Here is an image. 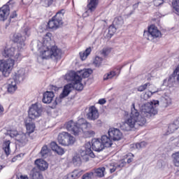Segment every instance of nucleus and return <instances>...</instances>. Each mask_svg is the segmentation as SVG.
Listing matches in <instances>:
<instances>
[{
	"instance_id": "nucleus-1",
	"label": "nucleus",
	"mask_w": 179,
	"mask_h": 179,
	"mask_svg": "<svg viewBox=\"0 0 179 179\" xmlns=\"http://www.w3.org/2000/svg\"><path fill=\"white\" fill-rule=\"evenodd\" d=\"M159 101L148 102L142 107L141 113L135 108V103H132L130 115L126 117L124 122L121 125L122 131H135L139 127H143L146 124V117L150 118L157 114V106Z\"/></svg>"
},
{
	"instance_id": "nucleus-2",
	"label": "nucleus",
	"mask_w": 179,
	"mask_h": 179,
	"mask_svg": "<svg viewBox=\"0 0 179 179\" xmlns=\"http://www.w3.org/2000/svg\"><path fill=\"white\" fill-rule=\"evenodd\" d=\"M66 129L76 136L82 132L86 138H92L96 135V131L92 130V124L87 122L84 118H80L76 122L73 120L69 121L66 124Z\"/></svg>"
},
{
	"instance_id": "nucleus-3",
	"label": "nucleus",
	"mask_w": 179,
	"mask_h": 179,
	"mask_svg": "<svg viewBox=\"0 0 179 179\" xmlns=\"http://www.w3.org/2000/svg\"><path fill=\"white\" fill-rule=\"evenodd\" d=\"M43 51L40 55L42 59H61L62 52L57 46L51 45V42H43Z\"/></svg>"
},
{
	"instance_id": "nucleus-4",
	"label": "nucleus",
	"mask_w": 179,
	"mask_h": 179,
	"mask_svg": "<svg viewBox=\"0 0 179 179\" xmlns=\"http://www.w3.org/2000/svg\"><path fill=\"white\" fill-rule=\"evenodd\" d=\"M65 80L69 82H71V83H69L64 85V89L61 94L59 95V99H64V97H67L69 96V94L73 89L78 90V92H82L83 90V84H78L79 80H76L75 79H72L71 74L69 73L66 75Z\"/></svg>"
},
{
	"instance_id": "nucleus-5",
	"label": "nucleus",
	"mask_w": 179,
	"mask_h": 179,
	"mask_svg": "<svg viewBox=\"0 0 179 179\" xmlns=\"http://www.w3.org/2000/svg\"><path fill=\"white\" fill-rule=\"evenodd\" d=\"M23 80H24V70L21 69L15 73L13 78L8 80L7 90L8 93H15L17 90V83H20Z\"/></svg>"
},
{
	"instance_id": "nucleus-6",
	"label": "nucleus",
	"mask_w": 179,
	"mask_h": 179,
	"mask_svg": "<svg viewBox=\"0 0 179 179\" xmlns=\"http://www.w3.org/2000/svg\"><path fill=\"white\" fill-rule=\"evenodd\" d=\"M65 9L59 10L55 16H53L50 20L48 21L47 24V29L51 30H57L59 29L62 24H64V15H65Z\"/></svg>"
},
{
	"instance_id": "nucleus-7",
	"label": "nucleus",
	"mask_w": 179,
	"mask_h": 179,
	"mask_svg": "<svg viewBox=\"0 0 179 179\" xmlns=\"http://www.w3.org/2000/svg\"><path fill=\"white\" fill-rule=\"evenodd\" d=\"M23 35L22 34H15L13 37V41L14 43H17V48L18 50H22L23 47H24L25 43L24 41H26V38L27 37L30 36L31 32H30V28L27 27L24 29Z\"/></svg>"
},
{
	"instance_id": "nucleus-8",
	"label": "nucleus",
	"mask_w": 179,
	"mask_h": 179,
	"mask_svg": "<svg viewBox=\"0 0 179 179\" xmlns=\"http://www.w3.org/2000/svg\"><path fill=\"white\" fill-rule=\"evenodd\" d=\"M41 113H43V108L41 104L36 103L32 104L28 110V118L31 121H34L36 118L41 117Z\"/></svg>"
},
{
	"instance_id": "nucleus-9",
	"label": "nucleus",
	"mask_w": 179,
	"mask_h": 179,
	"mask_svg": "<svg viewBox=\"0 0 179 179\" xmlns=\"http://www.w3.org/2000/svg\"><path fill=\"white\" fill-rule=\"evenodd\" d=\"M93 73V70L91 69H86L84 70H80L79 71H70L69 74L72 79L78 80V84L82 85V78H89L90 75Z\"/></svg>"
},
{
	"instance_id": "nucleus-10",
	"label": "nucleus",
	"mask_w": 179,
	"mask_h": 179,
	"mask_svg": "<svg viewBox=\"0 0 179 179\" xmlns=\"http://www.w3.org/2000/svg\"><path fill=\"white\" fill-rule=\"evenodd\" d=\"M15 60L9 59L7 61L0 60V71L2 72L5 78H8L13 69Z\"/></svg>"
},
{
	"instance_id": "nucleus-11",
	"label": "nucleus",
	"mask_w": 179,
	"mask_h": 179,
	"mask_svg": "<svg viewBox=\"0 0 179 179\" xmlns=\"http://www.w3.org/2000/svg\"><path fill=\"white\" fill-rule=\"evenodd\" d=\"M57 141L59 145L69 146V145H73L75 143V137L68 132L63 131L58 135Z\"/></svg>"
},
{
	"instance_id": "nucleus-12",
	"label": "nucleus",
	"mask_w": 179,
	"mask_h": 179,
	"mask_svg": "<svg viewBox=\"0 0 179 179\" xmlns=\"http://www.w3.org/2000/svg\"><path fill=\"white\" fill-rule=\"evenodd\" d=\"M20 51H22V50L19 48L16 49L13 47H6L3 52V55L5 57V58H10L11 57H13L15 61H20L22 59Z\"/></svg>"
},
{
	"instance_id": "nucleus-13",
	"label": "nucleus",
	"mask_w": 179,
	"mask_h": 179,
	"mask_svg": "<svg viewBox=\"0 0 179 179\" xmlns=\"http://www.w3.org/2000/svg\"><path fill=\"white\" fill-rule=\"evenodd\" d=\"M162 36V32H160L157 27L155 25H151L148 27V31H144L143 37L150 41H153L155 38H158Z\"/></svg>"
},
{
	"instance_id": "nucleus-14",
	"label": "nucleus",
	"mask_w": 179,
	"mask_h": 179,
	"mask_svg": "<svg viewBox=\"0 0 179 179\" xmlns=\"http://www.w3.org/2000/svg\"><path fill=\"white\" fill-rule=\"evenodd\" d=\"M79 153L83 162H89V157H94V153L92 150V144L90 142L85 143V147L80 150Z\"/></svg>"
},
{
	"instance_id": "nucleus-15",
	"label": "nucleus",
	"mask_w": 179,
	"mask_h": 179,
	"mask_svg": "<svg viewBox=\"0 0 179 179\" xmlns=\"http://www.w3.org/2000/svg\"><path fill=\"white\" fill-rule=\"evenodd\" d=\"M12 0H9L7 5L3 6L0 8V20L1 22H5L9 14L10 13V6H12Z\"/></svg>"
},
{
	"instance_id": "nucleus-16",
	"label": "nucleus",
	"mask_w": 179,
	"mask_h": 179,
	"mask_svg": "<svg viewBox=\"0 0 179 179\" xmlns=\"http://www.w3.org/2000/svg\"><path fill=\"white\" fill-rule=\"evenodd\" d=\"M108 136L112 138V141H121L122 139V132L119 129H110Z\"/></svg>"
},
{
	"instance_id": "nucleus-17",
	"label": "nucleus",
	"mask_w": 179,
	"mask_h": 179,
	"mask_svg": "<svg viewBox=\"0 0 179 179\" xmlns=\"http://www.w3.org/2000/svg\"><path fill=\"white\" fill-rule=\"evenodd\" d=\"M176 79L179 83L178 69H176L173 74L171 76H169L168 79H165L164 80V85H165L166 86H169V87H171V85H173V83L175 82Z\"/></svg>"
},
{
	"instance_id": "nucleus-18",
	"label": "nucleus",
	"mask_w": 179,
	"mask_h": 179,
	"mask_svg": "<svg viewBox=\"0 0 179 179\" xmlns=\"http://www.w3.org/2000/svg\"><path fill=\"white\" fill-rule=\"evenodd\" d=\"M92 149L95 152H101L104 149V145L103 144L102 141L100 138H94L92 139Z\"/></svg>"
},
{
	"instance_id": "nucleus-19",
	"label": "nucleus",
	"mask_w": 179,
	"mask_h": 179,
	"mask_svg": "<svg viewBox=\"0 0 179 179\" xmlns=\"http://www.w3.org/2000/svg\"><path fill=\"white\" fill-rule=\"evenodd\" d=\"M88 120H91L92 121H94V120H97L99 118V110L95 106H91L89 108V112L87 114Z\"/></svg>"
},
{
	"instance_id": "nucleus-20",
	"label": "nucleus",
	"mask_w": 179,
	"mask_h": 179,
	"mask_svg": "<svg viewBox=\"0 0 179 179\" xmlns=\"http://www.w3.org/2000/svg\"><path fill=\"white\" fill-rule=\"evenodd\" d=\"M55 94L53 92L51 91H46L44 94H43V96L42 99V101L43 103H44L45 104H50V103H52V99L55 97Z\"/></svg>"
},
{
	"instance_id": "nucleus-21",
	"label": "nucleus",
	"mask_w": 179,
	"mask_h": 179,
	"mask_svg": "<svg viewBox=\"0 0 179 179\" xmlns=\"http://www.w3.org/2000/svg\"><path fill=\"white\" fill-rule=\"evenodd\" d=\"M31 121L33 120L30 119H27L25 120V127L27 128V135H30V134H33V132H34V129H36V124Z\"/></svg>"
},
{
	"instance_id": "nucleus-22",
	"label": "nucleus",
	"mask_w": 179,
	"mask_h": 179,
	"mask_svg": "<svg viewBox=\"0 0 179 179\" xmlns=\"http://www.w3.org/2000/svg\"><path fill=\"white\" fill-rule=\"evenodd\" d=\"M35 164L37 169H38V170H41V171H44L45 170H47L48 169V164L43 159H39L35 160Z\"/></svg>"
},
{
	"instance_id": "nucleus-23",
	"label": "nucleus",
	"mask_w": 179,
	"mask_h": 179,
	"mask_svg": "<svg viewBox=\"0 0 179 179\" xmlns=\"http://www.w3.org/2000/svg\"><path fill=\"white\" fill-rule=\"evenodd\" d=\"M106 172V168L104 166L95 169L91 171L93 173V177H99V178H101L104 177V173Z\"/></svg>"
},
{
	"instance_id": "nucleus-24",
	"label": "nucleus",
	"mask_w": 179,
	"mask_h": 179,
	"mask_svg": "<svg viewBox=\"0 0 179 179\" xmlns=\"http://www.w3.org/2000/svg\"><path fill=\"white\" fill-rule=\"evenodd\" d=\"M100 140L105 148H110V146L113 145V139L111 137L108 136L107 135L102 136Z\"/></svg>"
},
{
	"instance_id": "nucleus-25",
	"label": "nucleus",
	"mask_w": 179,
	"mask_h": 179,
	"mask_svg": "<svg viewBox=\"0 0 179 179\" xmlns=\"http://www.w3.org/2000/svg\"><path fill=\"white\" fill-rule=\"evenodd\" d=\"M99 5V0H88L87 8L89 12H94Z\"/></svg>"
},
{
	"instance_id": "nucleus-26",
	"label": "nucleus",
	"mask_w": 179,
	"mask_h": 179,
	"mask_svg": "<svg viewBox=\"0 0 179 179\" xmlns=\"http://www.w3.org/2000/svg\"><path fill=\"white\" fill-rule=\"evenodd\" d=\"M15 140L21 145H26L27 143V133H21L16 136Z\"/></svg>"
},
{
	"instance_id": "nucleus-27",
	"label": "nucleus",
	"mask_w": 179,
	"mask_h": 179,
	"mask_svg": "<svg viewBox=\"0 0 179 179\" xmlns=\"http://www.w3.org/2000/svg\"><path fill=\"white\" fill-rule=\"evenodd\" d=\"M31 179H43V175L37 168H34L29 174Z\"/></svg>"
},
{
	"instance_id": "nucleus-28",
	"label": "nucleus",
	"mask_w": 179,
	"mask_h": 179,
	"mask_svg": "<svg viewBox=\"0 0 179 179\" xmlns=\"http://www.w3.org/2000/svg\"><path fill=\"white\" fill-rule=\"evenodd\" d=\"M179 128V120L177 119L173 121V123L170 124L168 127L169 134H173L175 131H177Z\"/></svg>"
},
{
	"instance_id": "nucleus-29",
	"label": "nucleus",
	"mask_w": 179,
	"mask_h": 179,
	"mask_svg": "<svg viewBox=\"0 0 179 179\" xmlns=\"http://www.w3.org/2000/svg\"><path fill=\"white\" fill-rule=\"evenodd\" d=\"M160 106L164 108H167L168 106L171 104V99L169 96L162 97L160 102Z\"/></svg>"
},
{
	"instance_id": "nucleus-30",
	"label": "nucleus",
	"mask_w": 179,
	"mask_h": 179,
	"mask_svg": "<svg viewBox=\"0 0 179 179\" xmlns=\"http://www.w3.org/2000/svg\"><path fill=\"white\" fill-rule=\"evenodd\" d=\"M122 24H124V20L122 19V17L119 16L116 17L113 20V26H115L117 29L122 27Z\"/></svg>"
},
{
	"instance_id": "nucleus-31",
	"label": "nucleus",
	"mask_w": 179,
	"mask_h": 179,
	"mask_svg": "<svg viewBox=\"0 0 179 179\" xmlns=\"http://www.w3.org/2000/svg\"><path fill=\"white\" fill-rule=\"evenodd\" d=\"M90 52H92V48H87L85 52H80V58L82 61H85L90 55Z\"/></svg>"
},
{
	"instance_id": "nucleus-32",
	"label": "nucleus",
	"mask_w": 179,
	"mask_h": 179,
	"mask_svg": "<svg viewBox=\"0 0 179 179\" xmlns=\"http://www.w3.org/2000/svg\"><path fill=\"white\" fill-rule=\"evenodd\" d=\"M3 150H4V153L6 155V156H9V155H10V141H7L3 143Z\"/></svg>"
},
{
	"instance_id": "nucleus-33",
	"label": "nucleus",
	"mask_w": 179,
	"mask_h": 179,
	"mask_svg": "<svg viewBox=\"0 0 179 179\" xmlns=\"http://www.w3.org/2000/svg\"><path fill=\"white\" fill-rule=\"evenodd\" d=\"M117 31V27H115L114 24L109 26L108 31L107 34V38H111L114 36V33Z\"/></svg>"
},
{
	"instance_id": "nucleus-34",
	"label": "nucleus",
	"mask_w": 179,
	"mask_h": 179,
	"mask_svg": "<svg viewBox=\"0 0 179 179\" xmlns=\"http://www.w3.org/2000/svg\"><path fill=\"white\" fill-rule=\"evenodd\" d=\"M82 160L80 155H76L73 157L72 162L74 166H80L82 164Z\"/></svg>"
},
{
	"instance_id": "nucleus-35",
	"label": "nucleus",
	"mask_w": 179,
	"mask_h": 179,
	"mask_svg": "<svg viewBox=\"0 0 179 179\" xmlns=\"http://www.w3.org/2000/svg\"><path fill=\"white\" fill-rule=\"evenodd\" d=\"M41 155L42 157H45L48 153H50V150L48 149V147L47 145H43L41 150Z\"/></svg>"
},
{
	"instance_id": "nucleus-36",
	"label": "nucleus",
	"mask_w": 179,
	"mask_h": 179,
	"mask_svg": "<svg viewBox=\"0 0 179 179\" xmlns=\"http://www.w3.org/2000/svg\"><path fill=\"white\" fill-rule=\"evenodd\" d=\"M115 75H117V73L115 71H110V73L103 76V80H108V79H113V78H114Z\"/></svg>"
},
{
	"instance_id": "nucleus-37",
	"label": "nucleus",
	"mask_w": 179,
	"mask_h": 179,
	"mask_svg": "<svg viewBox=\"0 0 179 179\" xmlns=\"http://www.w3.org/2000/svg\"><path fill=\"white\" fill-rule=\"evenodd\" d=\"M172 5L176 12V15H179V0H175L174 1H173Z\"/></svg>"
},
{
	"instance_id": "nucleus-38",
	"label": "nucleus",
	"mask_w": 179,
	"mask_h": 179,
	"mask_svg": "<svg viewBox=\"0 0 179 179\" xmlns=\"http://www.w3.org/2000/svg\"><path fill=\"white\" fill-rule=\"evenodd\" d=\"M110 52H111V48H103V50L101 51V54L103 57H107V55H108Z\"/></svg>"
},
{
	"instance_id": "nucleus-39",
	"label": "nucleus",
	"mask_w": 179,
	"mask_h": 179,
	"mask_svg": "<svg viewBox=\"0 0 179 179\" xmlns=\"http://www.w3.org/2000/svg\"><path fill=\"white\" fill-rule=\"evenodd\" d=\"M94 178L93 173L92 171L85 173L81 178V179H92Z\"/></svg>"
},
{
	"instance_id": "nucleus-40",
	"label": "nucleus",
	"mask_w": 179,
	"mask_h": 179,
	"mask_svg": "<svg viewBox=\"0 0 179 179\" xmlns=\"http://www.w3.org/2000/svg\"><path fill=\"white\" fill-rule=\"evenodd\" d=\"M148 86H150V83H147L144 85H142L139 86L137 88V90H138V92H144V90H146L148 89Z\"/></svg>"
},
{
	"instance_id": "nucleus-41",
	"label": "nucleus",
	"mask_w": 179,
	"mask_h": 179,
	"mask_svg": "<svg viewBox=\"0 0 179 179\" xmlns=\"http://www.w3.org/2000/svg\"><path fill=\"white\" fill-rule=\"evenodd\" d=\"M51 37H52V34L51 33H47L45 35V40L43 43L45 41L46 43H50V45H52V43H53L52 40H51Z\"/></svg>"
},
{
	"instance_id": "nucleus-42",
	"label": "nucleus",
	"mask_w": 179,
	"mask_h": 179,
	"mask_svg": "<svg viewBox=\"0 0 179 179\" xmlns=\"http://www.w3.org/2000/svg\"><path fill=\"white\" fill-rule=\"evenodd\" d=\"M101 62H103V58L100 57H96L94 61V64L95 66H100L101 65Z\"/></svg>"
},
{
	"instance_id": "nucleus-43",
	"label": "nucleus",
	"mask_w": 179,
	"mask_h": 179,
	"mask_svg": "<svg viewBox=\"0 0 179 179\" xmlns=\"http://www.w3.org/2000/svg\"><path fill=\"white\" fill-rule=\"evenodd\" d=\"M147 143L145 141H142L141 143H137L134 145L136 149H142V148H145Z\"/></svg>"
},
{
	"instance_id": "nucleus-44",
	"label": "nucleus",
	"mask_w": 179,
	"mask_h": 179,
	"mask_svg": "<svg viewBox=\"0 0 179 179\" xmlns=\"http://www.w3.org/2000/svg\"><path fill=\"white\" fill-rule=\"evenodd\" d=\"M155 93V92H152L150 91H148L147 92H145L143 96V99L144 100H148V99H150V97H152V94Z\"/></svg>"
},
{
	"instance_id": "nucleus-45",
	"label": "nucleus",
	"mask_w": 179,
	"mask_h": 179,
	"mask_svg": "<svg viewBox=\"0 0 179 179\" xmlns=\"http://www.w3.org/2000/svg\"><path fill=\"white\" fill-rule=\"evenodd\" d=\"M55 152H56V153H57V155H59L60 156H62V155L65 153L64 148L59 147V145L57 146V148H56V150Z\"/></svg>"
},
{
	"instance_id": "nucleus-46",
	"label": "nucleus",
	"mask_w": 179,
	"mask_h": 179,
	"mask_svg": "<svg viewBox=\"0 0 179 179\" xmlns=\"http://www.w3.org/2000/svg\"><path fill=\"white\" fill-rule=\"evenodd\" d=\"M72 173L73 174L74 177H76V178H78V177H80V176H82V171L78 169L74 170Z\"/></svg>"
},
{
	"instance_id": "nucleus-47",
	"label": "nucleus",
	"mask_w": 179,
	"mask_h": 179,
	"mask_svg": "<svg viewBox=\"0 0 179 179\" xmlns=\"http://www.w3.org/2000/svg\"><path fill=\"white\" fill-rule=\"evenodd\" d=\"M125 164H127V163L124 161H122L120 164H115V167H117L119 170H121V169H122Z\"/></svg>"
},
{
	"instance_id": "nucleus-48",
	"label": "nucleus",
	"mask_w": 179,
	"mask_h": 179,
	"mask_svg": "<svg viewBox=\"0 0 179 179\" xmlns=\"http://www.w3.org/2000/svg\"><path fill=\"white\" fill-rule=\"evenodd\" d=\"M50 146L52 150H53L54 152H55V150L58 148V145H57V143H55V142L50 143Z\"/></svg>"
},
{
	"instance_id": "nucleus-49",
	"label": "nucleus",
	"mask_w": 179,
	"mask_h": 179,
	"mask_svg": "<svg viewBox=\"0 0 179 179\" xmlns=\"http://www.w3.org/2000/svg\"><path fill=\"white\" fill-rule=\"evenodd\" d=\"M41 1L45 3L46 6H50V5H52L54 0H41Z\"/></svg>"
},
{
	"instance_id": "nucleus-50",
	"label": "nucleus",
	"mask_w": 179,
	"mask_h": 179,
	"mask_svg": "<svg viewBox=\"0 0 179 179\" xmlns=\"http://www.w3.org/2000/svg\"><path fill=\"white\" fill-rule=\"evenodd\" d=\"M17 17V13H16V10H14L10 15V22H12V19H15V17Z\"/></svg>"
},
{
	"instance_id": "nucleus-51",
	"label": "nucleus",
	"mask_w": 179,
	"mask_h": 179,
	"mask_svg": "<svg viewBox=\"0 0 179 179\" xmlns=\"http://www.w3.org/2000/svg\"><path fill=\"white\" fill-rule=\"evenodd\" d=\"M163 0H154V5L155 6H160V5H162Z\"/></svg>"
},
{
	"instance_id": "nucleus-52",
	"label": "nucleus",
	"mask_w": 179,
	"mask_h": 179,
	"mask_svg": "<svg viewBox=\"0 0 179 179\" xmlns=\"http://www.w3.org/2000/svg\"><path fill=\"white\" fill-rule=\"evenodd\" d=\"M17 135H19V134H17V131H10V136H11V138H14V136H15V139H16Z\"/></svg>"
},
{
	"instance_id": "nucleus-53",
	"label": "nucleus",
	"mask_w": 179,
	"mask_h": 179,
	"mask_svg": "<svg viewBox=\"0 0 179 179\" xmlns=\"http://www.w3.org/2000/svg\"><path fill=\"white\" fill-rule=\"evenodd\" d=\"M117 169L118 168L115 166V164L114 165H113V168L110 169V173H114L115 170H117Z\"/></svg>"
},
{
	"instance_id": "nucleus-54",
	"label": "nucleus",
	"mask_w": 179,
	"mask_h": 179,
	"mask_svg": "<svg viewBox=\"0 0 179 179\" xmlns=\"http://www.w3.org/2000/svg\"><path fill=\"white\" fill-rule=\"evenodd\" d=\"M67 178L69 179H76V178L75 175H73V172L71 173H69L68 175Z\"/></svg>"
},
{
	"instance_id": "nucleus-55",
	"label": "nucleus",
	"mask_w": 179,
	"mask_h": 179,
	"mask_svg": "<svg viewBox=\"0 0 179 179\" xmlns=\"http://www.w3.org/2000/svg\"><path fill=\"white\" fill-rule=\"evenodd\" d=\"M67 1L68 0H56L57 3H59V5H62V3Z\"/></svg>"
},
{
	"instance_id": "nucleus-56",
	"label": "nucleus",
	"mask_w": 179,
	"mask_h": 179,
	"mask_svg": "<svg viewBox=\"0 0 179 179\" xmlns=\"http://www.w3.org/2000/svg\"><path fill=\"white\" fill-rule=\"evenodd\" d=\"M106 101L105 99H101L99 100V104H106Z\"/></svg>"
},
{
	"instance_id": "nucleus-57",
	"label": "nucleus",
	"mask_w": 179,
	"mask_h": 179,
	"mask_svg": "<svg viewBox=\"0 0 179 179\" xmlns=\"http://www.w3.org/2000/svg\"><path fill=\"white\" fill-rule=\"evenodd\" d=\"M18 179H29V177H27V176L21 175Z\"/></svg>"
},
{
	"instance_id": "nucleus-58",
	"label": "nucleus",
	"mask_w": 179,
	"mask_h": 179,
	"mask_svg": "<svg viewBox=\"0 0 179 179\" xmlns=\"http://www.w3.org/2000/svg\"><path fill=\"white\" fill-rule=\"evenodd\" d=\"M133 160H134V158L129 157V158L127 159V163L128 164L132 163Z\"/></svg>"
},
{
	"instance_id": "nucleus-59",
	"label": "nucleus",
	"mask_w": 179,
	"mask_h": 179,
	"mask_svg": "<svg viewBox=\"0 0 179 179\" xmlns=\"http://www.w3.org/2000/svg\"><path fill=\"white\" fill-rule=\"evenodd\" d=\"M17 157H20V155H17L16 157L12 159V162H16Z\"/></svg>"
},
{
	"instance_id": "nucleus-60",
	"label": "nucleus",
	"mask_w": 179,
	"mask_h": 179,
	"mask_svg": "<svg viewBox=\"0 0 179 179\" xmlns=\"http://www.w3.org/2000/svg\"><path fill=\"white\" fill-rule=\"evenodd\" d=\"M0 113H3V107L0 105Z\"/></svg>"
},
{
	"instance_id": "nucleus-61",
	"label": "nucleus",
	"mask_w": 179,
	"mask_h": 179,
	"mask_svg": "<svg viewBox=\"0 0 179 179\" xmlns=\"http://www.w3.org/2000/svg\"><path fill=\"white\" fill-rule=\"evenodd\" d=\"M3 169V167L2 166H0V171L1 170H2Z\"/></svg>"
},
{
	"instance_id": "nucleus-62",
	"label": "nucleus",
	"mask_w": 179,
	"mask_h": 179,
	"mask_svg": "<svg viewBox=\"0 0 179 179\" xmlns=\"http://www.w3.org/2000/svg\"><path fill=\"white\" fill-rule=\"evenodd\" d=\"M122 69V67L120 68V71H121Z\"/></svg>"
},
{
	"instance_id": "nucleus-63",
	"label": "nucleus",
	"mask_w": 179,
	"mask_h": 179,
	"mask_svg": "<svg viewBox=\"0 0 179 179\" xmlns=\"http://www.w3.org/2000/svg\"><path fill=\"white\" fill-rule=\"evenodd\" d=\"M129 155H131V156H134V155H132V154H129Z\"/></svg>"
},
{
	"instance_id": "nucleus-64",
	"label": "nucleus",
	"mask_w": 179,
	"mask_h": 179,
	"mask_svg": "<svg viewBox=\"0 0 179 179\" xmlns=\"http://www.w3.org/2000/svg\"><path fill=\"white\" fill-rule=\"evenodd\" d=\"M11 3H12V0H11Z\"/></svg>"
}]
</instances>
